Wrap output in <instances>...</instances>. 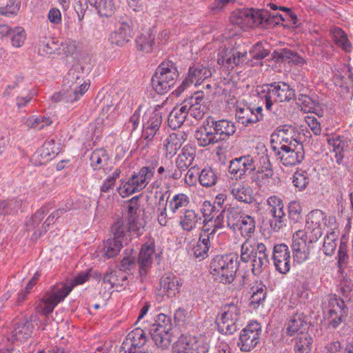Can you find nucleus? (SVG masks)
<instances>
[{
    "label": "nucleus",
    "mask_w": 353,
    "mask_h": 353,
    "mask_svg": "<svg viewBox=\"0 0 353 353\" xmlns=\"http://www.w3.org/2000/svg\"><path fill=\"white\" fill-rule=\"evenodd\" d=\"M255 169L254 158L250 155H246L230 161L229 173L236 179H242L250 174Z\"/></svg>",
    "instance_id": "nucleus-13"
},
{
    "label": "nucleus",
    "mask_w": 353,
    "mask_h": 353,
    "mask_svg": "<svg viewBox=\"0 0 353 353\" xmlns=\"http://www.w3.org/2000/svg\"><path fill=\"white\" fill-rule=\"evenodd\" d=\"M306 237L303 230H299L293 235L292 244L293 257L298 263L304 262L310 255V245L307 244Z\"/></svg>",
    "instance_id": "nucleus-15"
},
{
    "label": "nucleus",
    "mask_w": 353,
    "mask_h": 353,
    "mask_svg": "<svg viewBox=\"0 0 353 353\" xmlns=\"http://www.w3.org/2000/svg\"><path fill=\"white\" fill-rule=\"evenodd\" d=\"M254 230L255 221L254 218L249 215H245L233 231H239L243 236L249 237L254 233Z\"/></svg>",
    "instance_id": "nucleus-41"
},
{
    "label": "nucleus",
    "mask_w": 353,
    "mask_h": 353,
    "mask_svg": "<svg viewBox=\"0 0 353 353\" xmlns=\"http://www.w3.org/2000/svg\"><path fill=\"white\" fill-rule=\"evenodd\" d=\"M185 139V134L176 133L170 134L163 142V148L165 150V156L172 157L174 155Z\"/></svg>",
    "instance_id": "nucleus-30"
},
{
    "label": "nucleus",
    "mask_w": 353,
    "mask_h": 353,
    "mask_svg": "<svg viewBox=\"0 0 353 353\" xmlns=\"http://www.w3.org/2000/svg\"><path fill=\"white\" fill-rule=\"evenodd\" d=\"M113 239H108L104 244V254L108 258H112L119 254L123 246V243L128 242L129 231L124 225L123 220H117L112 226Z\"/></svg>",
    "instance_id": "nucleus-7"
},
{
    "label": "nucleus",
    "mask_w": 353,
    "mask_h": 353,
    "mask_svg": "<svg viewBox=\"0 0 353 353\" xmlns=\"http://www.w3.org/2000/svg\"><path fill=\"white\" fill-rule=\"evenodd\" d=\"M252 290L253 292L250 297V303L256 308L266 297V287L263 285H260L256 286L255 290L254 287L252 288Z\"/></svg>",
    "instance_id": "nucleus-53"
},
{
    "label": "nucleus",
    "mask_w": 353,
    "mask_h": 353,
    "mask_svg": "<svg viewBox=\"0 0 353 353\" xmlns=\"http://www.w3.org/2000/svg\"><path fill=\"white\" fill-rule=\"evenodd\" d=\"M238 256L233 254L217 255L211 261L210 272L214 279L223 283H231L238 268Z\"/></svg>",
    "instance_id": "nucleus-2"
},
{
    "label": "nucleus",
    "mask_w": 353,
    "mask_h": 353,
    "mask_svg": "<svg viewBox=\"0 0 353 353\" xmlns=\"http://www.w3.org/2000/svg\"><path fill=\"white\" fill-rule=\"evenodd\" d=\"M169 331L159 328L158 326L152 325L149 330V333L155 345L162 349L166 348L170 345L168 336Z\"/></svg>",
    "instance_id": "nucleus-36"
},
{
    "label": "nucleus",
    "mask_w": 353,
    "mask_h": 353,
    "mask_svg": "<svg viewBox=\"0 0 353 353\" xmlns=\"http://www.w3.org/2000/svg\"><path fill=\"white\" fill-rule=\"evenodd\" d=\"M265 108L271 110L274 102L290 101L295 97L294 90L284 82H274L263 85Z\"/></svg>",
    "instance_id": "nucleus-5"
},
{
    "label": "nucleus",
    "mask_w": 353,
    "mask_h": 353,
    "mask_svg": "<svg viewBox=\"0 0 353 353\" xmlns=\"http://www.w3.org/2000/svg\"><path fill=\"white\" fill-rule=\"evenodd\" d=\"M194 137L199 145L206 147L219 143L215 128L212 123V117H207L202 125L194 132Z\"/></svg>",
    "instance_id": "nucleus-12"
},
{
    "label": "nucleus",
    "mask_w": 353,
    "mask_h": 353,
    "mask_svg": "<svg viewBox=\"0 0 353 353\" xmlns=\"http://www.w3.org/2000/svg\"><path fill=\"white\" fill-rule=\"evenodd\" d=\"M89 85H83V88L68 87L64 90L63 101L67 103H73L88 91Z\"/></svg>",
    "instance_id": "nucleus-42"
},
{
    "label": "nucleus",
    "mask_w": 353,
    "mask_h": 353,
    "mask_svg": "<svg viewBox=\"0 0 353 353\" xmlns=\"http://www.w3.org/2000/svg\"><path fill=\"white\" fill-rule=\"evenodd\" d=\"M219 208H221L220 203H218L216 206L215 203H212L210 201H205L203 203L201 210L205 218L211 216L210 218L212 219L214 217V214L219 212Z\"/></svg>",
    "instance_id": "nucleus-60"
},
{
    "label": "nucleus",
    "mask_w": 353,
    "mask_h": 353,
    "mask_svg": "<svg viewBox=\"0 0 353 353\" xmlns=\"http://www.w3.org/2000/svg\"><path fill=\"white\" fill-rule=\"evenodd\" d=\"M21 206V201L11 200L9 201L0 200V216L17 212Z\"/></svg>",
    "instance_id": "nucleus-56"
},
{
    "label": "nucleus",
    "mask_w": 353,
    "mask_h": 353,
    "mask_svg": "<svg viewBox=\"0 0 353 353\" xmlns=\"http://www.w3.org/2000/svg\"><path fill=\"white\" fill-rule=\"evenodd\" d=\"M32 321H34L33 315L18 317L14 320L12 337L14 340L23 341L31 336L34 329Z\"/></svg>",
    "instance_id": "nucleus-18"
},
{
    "label": "nucleus",
    "mask_w": 353,
    "mask_h": 353,
    "mask_svg": "<svg viewBox=\"0 0 353 353\" xmlns=\"http://www.w3.org/2000/svg\"><path fill=\"white\" fill-rule=\"evenodd\" d=\"M252 271L254 275L260 274L269 265V255L266 245L262 243L255 244V250L252 258Z\"/></svg>",
    "instance_id": "nucleus-19"
},
{
    "label": "nucleus",
    "mask_w": 353,
    "mask_h": 353,
    "mask_svg": "<svg viewBox=\"0 0 353 353\" xmlns=\"http://www.w3.org/2000/svg\"><path fill=\"white\" fill-rule=\"evenodd\" d=\"M200 183L204 187H212L217 181V176L214 170L210 167H205L199 176Z\"/></svg>",
    "instance_id": "nucleus-47"
},
{
    "label": "nucleus",
    "mask_w": 353,
    "mask_h": 353,
    "mask_svg": "<svg viewBox=\"0 0 353 353\" xmlns=\"http://www.w3.org/2000/svg\"><path fill=\"white\" fill-rule=\"evenodd\" d=\"M58 148L54 140L44 142L42 146L39 148L32 155V161L37 165H43L51 161L58 154Z\"/></svg>",
    "instance_id": "nucleus-20"
},
{
    "label": "nucleus",
    "mask_w": 353,
    "mask_h": 353,
    "mask_svg": "<svg viewBox=\"0 0 353 353\" xmlns=\"http://www.w3.org/2000/svg\"><path fill=\"white\" fill-rule=\"evenodd\" d=\"M236 119L239 123L249 126L259 121V117L255 116L254 110L249 106L238 107L236 109Z\"/></svg>",
    "instance_id": "nucleus-31"
},
{
    "label": "nucleus",
    "mask_w": 353,
    "mask_h": 353,
    "mask_svg": "<svg viewBox=\"0 0 353 353\" xmlns=\"http://www.w3.org/2000/svg\"><path fill=\"white\" fill-rule=\"evenodd\" d=\"M270 21V12L266 10L252 8L236 9L230 15V21L241 29L243 27H253L263 24V21Z\"/></svg>",
    "instance_id": "nucleus-4"
},
{
    "label": "nucleus",
    "mask_w": 353,
    "mask_h": 353,
    "mask_svg": "<svg viewBox=\"0 0 353 353\" xmlns=\"http://www.w3.org/2000/svg\"><path fill=\"white\" fill-rule=\"evenodd\" d=\"M141 212L140 205L138 203L128 205V226L124 225L126 227L127 230L129 231V234H130V231L139 232L140 229L143 227V221L139 217V212Z\"/></svg>",
    "instance_id": "nucleus-28"
},
{
    "label": "nucleus",
    "mask_w": 353,
    "mask_h": 353,
    "mask_svg": "<svg viewBox=\"0 0 353 353\" xmlns=\"http://www.w3.org/2000/svg\"><path fill=\"white\" fill-rule=\"evenodd\" d=\"M196 157V148L190 144L184 145L176 159V167L181 170H187L192 167Z\"/></svg>",
    "instance_id": "nucleus-24"
},
{
    "label": "nucleus",
    "mask_w": 353,
    "mask_h": 353,
    "mask_svg": "<svg viewBox=\"0 0 353 353\" xmlns=\"http://www.w3.org/2000/svg\"><path fill=\"white\" fill-rule=\"evenodd\" d=\"M263 165L259 168L257 171L259 174L258 177L261 179H266L272 177L273 176L274 172L272 168V165L266 157L264 159Z\"/></svg>",
    "instance_id": "nucleus-63"
},
{
    "label": "nucleus",
    "mask_w": 353,
    "mask_h": 353,
    "mask_svg": "<svg viewBox=\"0 0 353 353\" xmlns=\"http://www.w3.org/2000/svg\"><path fill=\"white\" fill-rule=\"evenodd\" d=\"M88 273H79L69 285L61 283L54 285L51 290L47 292L40 302L38 303L36 310L37 312H41L45 316L51 314L54 307L69 294L74 286L81 285L88 281Z\"/></svg>",
    "instance_id": "nucleus-1"
},
{
    "label": "nucleus",
    "mask_w": 353,
    "mask_h": 353,
    "mask_svg": "<svg viewBox=\"0 0 353 353\" xmlns=\"http://www.w3.org/2000/svg\"><path fill=\"white\" fill-rule=\"evenodd\" d=\"M154 252L152 244H144L140 251L138 258L139 272L141 275L145 274L152 264V256Z\"/></svg>",
    "instance_id": "nucleus-29"
},
{
    "label": "nucleus",
    "mask_w": 353,
    "mask_h": 353,
    "mask_svg": "<svg viewBox=\"0 0 353 353\" xmlns=\"http://www.w3.org/2000/svg\"><path fill=\"white\" fill-rule=\"evenodd\" d=\"M61 46L62 43H59L57 39H46L40 42L39 51L43 56L49 55L57 52Z\"/></svg>",
    "instance_id": "nucleus-44"
},
{
    "label": "nucleus",
    "mask_w": 353,
    "mask_h": 353,
    "mask_svg": "<svg viewBox=\"0 0 353 353\" xmlns=\"http://www.w3.org/2000/svg\"><path fill=\"white\" fill-rule=\"evenodd\" d=\"M188 115V111L185 106L181 105L180 108H174L168 115V125L174 130L180 128L185 121Z\"/></svg>",
    "instance_id": "nucleus-33"
},
{
    "label": "nucleus",
    "mask_w": 353,
    "mask_h": 353,
    "mask_svg": "<svg viewBox=\"0 0 353 353\" xmlns=\"http://www.w3.org/2000/svg\"><path fill=\"white\" fill-rule=\"evenodd\" d=\"M230 192L240 202L252 203L254 200L252 189L240 183L232 185Z\"/></svg>",
    "instance_id": "nucleus-34"
},
{
    "label": "nucleus",
    "mask_w": 353,
    "mask_h": 353,
    "mask_svg": "<svg viewBox=\"0 0 353 353\" xmlns=\"http://www.w3.org/2000/svg\"><path fill=\"white\" fill-rule=\"evenodd\" d=\"M298 100L301 102L302 105V109L304 110L305 112L312 111L318 105V102L316 100L313 99L305 93L299 94Z\"/></svg>",
    "instance_id": "nucleus-57"
},
{
    "label": "nucleus",
    "mask_w": 353,
    "mask_h": 353,
    "mask_svg": "<svg viewBox=\"0 0 353 353\" xmlns=\"http://www.w3.org/2000/svg\"><path fill=\"white\" fill-rule=\"evenodd\" d=\"M247 50L240 46L231 49L223 48L219 50L217 63L227 68H233L234 65H239L245 60Z\"/></svg>",
    "instance_id": "nucleus-11"
},
{
    "label": "nucleus",
    "mask_w": 353,
    "mask_h": 353,
    "mask_svg": "<svg viewBox=\"0 0 353 353\" xmlns=\"http://www.w3.org/2000/svg\"><path fill=\"white\" fill-rule=\"evenodd\" d=\"M90 159L91 166L94 170H99L107 164L109 157L105 150L100 148L92 152Z\"/></svg>",
    "instance_id": "nucleus-46"
},
{
    "label": "nucleus",
    "mask_w": 353,
    "mask_h": 353,
    "mask_svg": "<svg viewBox=\"0 0 353 353\" xmlns=\"http://www.w3.org/2000/svg\"><path fill=\"white\" fill-rule=\"evenodd\" d=\"M212 123L214 128H215L219 142L221 141L227 140L236 132V126L234 123L229 120H215L214 118L212 117Z\"/></svg>",
    "instance_id": "nucleus-26"
},
{
    "label": "nucleus",
    "mask_w": 353,
    "mask_h": 353,
    "mask_svg": "<svg viewBox=\"0 0 353 353\" xmlns=\"http://www.w3.org/2000/svg\"><path fill=\"white\" fill-rule=\"evenodd\" d=\"M132 26L133 22L129 19L119 21L115 30L110 35L111 43L120 47L125 46L132 37Z\"/></svg>",
    "instance_id": "nucleus-16"
},
{
    "label": "nucleus",
    "mask_w": 353,
    "mask_h": 353,
    "mask_svg": "<svg viewBox=\"0 0 353 353\" xmlns=\"http://www.w3.org/2000/svg\"><path fill=\"white\" fill-rule=\"evenodd\" d=\"M277 155L284 165L292 166L302 162L305 157V152L303 145L293 139L288 144H281Z\"/></svg>",
    "instance_id": "nucleus-8"
},
{
    "label": "nucleus",
    "mask_w": 353,
    "mask_h": 353,
    "mask_svg": "<svg viewBox=\"0 0 353 353\" xmlns=\"http://www.w3.org/2000/svg\"><path fill=\"white\" fill-rule=\"evenodd\" d=\"M85 73L84 68L80 63L73 65L64 79V86L81 88L85 85H90L84 81Z\"/></svg>",
    "instance_id": "nucleus-22"
},
{
    "label": "nucleus",
    "mask_w": 353,
    "mask_h": 353,
    "mask_svg": "<svg viewBox=\"0 0 353 353\" xmlns=\"http://www.w3.org/2000/svg\"><path fill=\"white\" fill-rule=\"evenodd\" d=\"M337 236L334 232H330L326 235L323 244V251L327 256H332L336 248Z\"/></svg>",
    "instance_id": "nucleus-52"
},
{
    "label": "nucleus",
    "mask_w": 353,
    "mask_h": 353,
    "mask_svg": "<svg viewBox=\"0 0 353 353\" xmlns=\"http://www.w3.org/2000/svg\"><path fill=\"white\" fill-rule=\"evenodd\" d=\"M146 185L147 184L142 179L133 174L128 181L122 183L118 191L122 197H125L142 190Z\"/></svg>",
    "instance_id": "nucleus-27"
},
{
    "label": "nucleus",
    "mask_w": 353,
    "mask_h": 353,
    "mask_svg": "<svg viewBox=\"0 0 353 353\" xmlns=\"http://www.w3.org/2000/svg\"><path fill=\"white\" fill-rule=\"evenodd\" d=\"M261 326L256 322L248 324L243 328L239 336L237 343L243 352H249L259 343L261 334Z\"/></svg>",
    "instance_id": "nucleus-9"
},
{
    "label": "nucleus",
    "mask_w": 353,
    "mask_h": 353,
    "mask_svg": "<svg viewBox=\"0 0 353 353\" xmlns=\"http://www.w3.org/2000/svg\"><path fill=\"white\" fill-rule=\"evenodd\" d=\"M301 208L296 201L291 202L288 206V214L290 219L293 223H297L301 218Z\"/></svg>",
    "instance_id": "nucleus-64"
},
{
    "label": "nucleus",
    "mask_w": 353,
    "mask_h": 353,
    "mask_svg": "<svg viewBox=\"0 0 353 353\" xmlns=\"http://www.w3.org/2000/svg\"><path fill=\"white\" fill-rule=\"evenodd\" d=\"M180 285L178 278L173 274L163 276L160 281V288L158 290L157 295L162 297H174L179 293Z\"/></svg>",
    "instance_id": "nucleus-21"
},
{
    "label": "nucleus",
    "mask_w": 353,
    "mask_h": 353,
    "mask_svg": "<svg viewBox=\"0 0 353 353\" xmlns=\"http://www.w3.org/2000/svg\"><path fill=\"white\" fill-rule=\"evenodd\" d=\"M190 203L189 198L184 194H178L174 195L169 201V208L170 210L175 213L182 208H185Z\"/></svg>",
    "instance_id": "nucleus-50"
},
{
    "label": "nucleus",
    "mask_w": 353,
    "mask_h": 353,
    "mask_svg": "<svg viewBox=\"0 0 353 353\" xmlns=\"http://www.w3.org/2000/svg\"><path fill=\"white\" fill-rule=\"evenodd\" d=\"M283 202L269 208V212L273 219L270 220L271 228L274 231H279L284 225L285 213Z\"/></svg>",
    "instance_id": "nucleus-37"
},
{
    "label": "nucleus",
    "mask_w": 353,
    "mask_h": 353,
    "mask_svg": "<svg viewBox=\"0 0 353 353\" xmlns=\"http://www.w3.org/2000/svg\"><path fill=\"white\" fill-rule=\"evenodd\" d=\"M209 346L195 338L181 336L172 346V353H208Z\"/></svg>",
    "instance_id": "nucleus-10"
},
{
    "label": "nucleus",
    "mask_w": 353,
    "mask_h": 353,
    "mask_svg": "<svg viewBox=\"0 0 353 353\" xmlns=\"http://www.w3.org/2000/svg\"><path fill=\"white\" fill-rule=\"evenodd\" d=\"M154 43V35L150 30L141 33L136 39L137 48L140 51L149 52Z\"/></svg>",
    "instance_id": "nucleus-39"
},
{
    "label": "nucleus",
    "mask_w": 353,
    "mask_h": 353,
    "mask_svg": "<svg viewBox=\"0 0 353 353\" xmlns=\"http://www.w3.org/2000/svg\"><path fill=\"white\" fill-rule=\"evenodd\" d=\"M292 182L295 187L302 190L309 184V174L305 170H298L293 175Z\"/></svg>",
    "instance_id": "nucleus-54"
},
{
    "label": "nucleus",
    "mask_w": 353,
    "mask_h": 353,
    "mask_svg": "<svg viewBox=\"0 0 353 353\" xmlns=\"http://www.w3.org/2000/svg\"><path fill=\"white\" fill-rule=\"evenodd\" d=\"M331 33L334 42L341 46L345 51H348L350 48V43L347 39V34L339 28H333Z\"/></svg>",
    "instance_id": "nucleus-49"
},
{
    "label": "nucleus",
    "mask_w": 353,
    "mask_h": 353,
    "mask_svg": "<svg viewBox=\"0 0 353 353\" xmlns=\"http://www.w3.org/2000/svg\"><path fill=\"white\" fill-rule=\"evenodd\" d=\"M210 247V239L205 234H200L196 245L192 248L194 256L200 261L203 259L207 256Z\"/></svg>",
    "instance_id": "nucleus-45"
},
{
    "label": "nucleus",
    "mask_w": 353,
    "mask_h": 353,
    "mask_svg": "<svg viewBox=\"0 0 353 353\" xmlns=\"http://www.w3.org/2000/svg\"><path fill=\"white\" fill-rule=\"evenodd\" d=\"M188 76L194 85H199L212 76L211 70L203 65L196 64L188 70Z\"/></svg>",
    "instance_id": "nucleus-32"
},
{
    "label": "nucleus",
    "mask_w": 353,
    "mask_h": 353,
    "mask_svg": "<svg viewBox=\"0 0 353 353\" xmlns=\"http://www.w3.org/2000/svg\"><path fill=\"white\" fill-rule=\"evenodd\" d=\"M326 301L325 309L328 325L336 329L346 320L349 309L343 299L336 294L327 296Z\"/></svg>",
    "instance_id": "nucleus-6"
},
{
    "label": "nucleus",
    "mask_w": 353,
    "mask_h": 353,
    "mask_svg": "<svg viewBox=\"0 0 353 353\" xmlns=\"http://www.w3.org/2000/svg\"><path fill=\"white\" fill-rule=\"evenodd\" d=\"M326 216L325 213L320 210H314L309 213L307 217V228L322 227Z\"/></svg>",
    "instance_id": "nucleus-48"
},
{
    "label": "nucleus",
    "mask_w": 353,
    "mask_h": 353,
    "mask_svg": "<svg viewBox=\"0 0 353 353\" xmlns=\"http://www.w3.org/2000/svg\"><path fill=\"white\" fill-rule=\"evenodd\" d=\"M204 99V94L203 92L196 91L191 95L188 99H185L181 105L182 106H185L187 110H190V108L192 106L196 105L201 103Z\"/></svg>",
    "instance_id": "nucleus-59"
},
{
    "label": "nucleus",
    "mask_w": 353,
    "mask_h": 353,
    "mask_svg": "<svg viewBox=\"0 0 353 353\" xmlns=\"http://www.w3.org/2000/svg\"><path fill=\"white\" fill-rule=\"evenodd\" d=\"M146 341L145 331L141 328H136L127 335L119 353H146L139 350L145 344Z\"/></svg>",
    "instance_id": "nucleus-14"
},
{
    "label": "nucleus",
    "mask_w": 353,
    "mask_h": 353,
    "mask_svg": "<svg viewBox=\"0 0 353 353\" xmlns=\"http://www.w3.org/2000/svg\"><path fill=\"white\" fill-rule=\"evenodd\" d=\"M99 4L95 7L101 16L111 17L116 10L114 0H99Z\"/></svg>",
    "instance_id": "nucleus-51"
},
{
    "label": "nucleus",
    "mask_w": 353,
    "mask_h": 353,
    "mask_svg": "<svg viewBox=\"0 0 353 353\" xmlns=\"http://www.w3.org/2000/svg\"><path fill=\"white\" fill-rule=\"evenodd\" d=\"M21 7V0H8L6 6L0 7V14L9 17L16 15Z\"/></svg>",
    "instance_id": "nucleus-55"
},
{
    "label": "nucleus",
    "mask_w": 353,
    "mask_h": 353,
    "mask_svg": "<svg viewBox=\"0 0 353 353\" xmlns=\"http://www.w3.org/2000/svg\"><path fill=\"white\" fill-rule=\"evenodd\" d=\"M255 250V244L251 245L249 243L248 241H245L242 245L241 249V259L243 262H248L252 260V258L254 255V252Z\"/></svg>",
    "instance_id": "nucleus-61"
},
{
    "label": "nucleus",
    "mask_w": 353,
    "mask_h": 353,
    "mask_svg": "<svg viewBox=\"0 0 353 353\" xmlns=\"http://www.w3.org/2000/svg\"><path fill=\"white\" fill-rule=\"evenodd\" d=\"M10 37L12 46L16 48H19L24 43L26 39V33L22 28L17 27L13 29Z\"/></svg>",
    "instance_id": "nucleus-58"
},
{
    "label": "nucleus",
    "mask_w": 353,
    "mask_h": 353,
    "mask_svg": "<svg viewBox=\"0 0 353 353\" xmlns=\"http://www.w3.org/2000/svg\"><path fill=\"white\" fill-rule=\"evenodd\" d=\"M272 259L276 270L281 274H286L290 269V252L284 244L275 245L272 252Z\"/></svg>",
    "instance_id": "nucleus-17"
},
{
    "label": "nucleus",
    "mask_w": 353,
    "mask_h": 353,
    "mask_svg": "<svg viewBox=\"0 0 353 353\" xmlns=\"http://www.w3.org/2000/svg\"><path fill=\"white\" fill-rule=\"evenodd\" d=\"M120 174V169L117 168L112 175L105 180L103 185L101 186V191L105 193L110 192V190L113 188L115 181L119 177Z\"/></svg>",
    "instance_id": "nucleus-62"
},
{
    "label": "nucleus",
    "mask_w": 353,
    "mask_h": 353,
    "mask_svg": "<svg viewBox=\"0 0 353 353\" xmlns=\"http://www.w3.org/2000/svg\"><path fill=\"white\" fill-rule=\"evenodd\" d=\"M313 339L307 332L299 333L296 338L295 353H310Z\"/></svg>",
    "instance_id": "nucleus-40"
},
{
    "label": "nucleus",
    "mask_w": 353,
    "mask_h": 353,
    "mask_svg": "<svg viewBox=\"0 0 353 353\" xmlns=\"http://www.w3.org/2000/svg\"><path fill=\"white\" fill-rule=\"evenodd\" d=\"M201 221V216L192 210H186L180 221V225L183 230L191 231L196 228L198 223Z\"/></svg>",
    "instance_id": "nucleus-38"
},
{
    "label": "nucleus",
    "mask_w": 353,
    "mask_h": 353,
    "mask_svg": "<svg viewBox=\"0 0 353 353\" xmlns=\"http://www.w3.org/2000/svg\"><path fill=\"white\" fill-rule=\"evenodd\" d=\"M178 77L179 72L176 64L168 60L161 63L157 68L152 78V84L157 93L163 94L174 85Z\"/></svg>",
    "instance_id": "nucleus-3"
},
{
    "label": "nucleus",
    "mask_w": 353,
    "mask_h": 353,
    "mask_svg": "<svg viewBox=\"0 0 353 353\" xmlns=\"http://www.w3.org/2000/svg\"><path fill=\"white\" fill-rule=\"evenodd\" d=\"M309 319L303 313L297 312L291 316L286 327L287 334L292 336L295 333L305 332L308 328Z\"/></svg>",
    "instance_id": "nucleus-25"
},
{
    "label": "nucleus",
    "mask_w": 353,
    "mask_h": 353,
    "mask_svg": "<svg viewBox=\"0 0 353 353\" xmlns=\"http://www.w3.org/2000/svg\"><path fill=\"white\" fill-rule=\"evenodd\" d=\"M238 320L239 319L234 318L233 315L224 310L220 321L217 323L219 331L225 334L234 333L236 330V323Z\"/></svg>",
    "instance_id": "nucleus-35"
},
{
    "label": "nucleus",
    "mask_w": 353,
    "mask_h": 353,
    "mask_svg": "<svg viewBox=\"0 0 353 353\" xmlns=\"http://www.w3.org/2000/svg\"><path fill=\"white\" fill-rule=\"evenodd\" d=\"M162 122L161 114L155 110L150 113L146 122H143V131L145 139L151 141L159 130Z\"/></svg>",
    "instance_id": "nucleus-23"
},
{
    "label": "nucleus",
    "mask_w": 353,
    "mask_h": 353,
    "mask_svg": "<svg viewBox=\"0 0 353 353\" xmlns=\"http://www.w3.org/2000/svg\"><path fill=\"white\" fill-rule=\"evenodd\" d=\"M225 216L227 218V225L233 230L238 226L243 216L245 214L239 207H230L225 209Z\"/></svg>",
    "instance_id": "nucleus-43"
}]
</instances>
